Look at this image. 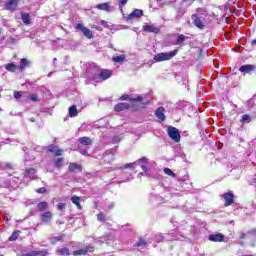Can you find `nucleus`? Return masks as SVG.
Here are the masks:
<instances>
[{
  "label": "nucleus",
  "mask_w": 256,
  "mask_h": 256,
  "mask_svg": "<svg viewBox=\"0 0 256 256\" xmlns=\"http://www.w3.org/2000/svg\"><path fill=\"white\" fill-rule=\"evenodd\" d=\"M177 53H178L177 50H173L168 53L161 52V53L156 54L153 59H154L155 63H161L163 61H171V59H173V57H175V55H177Z\"/></svg>",
  "instance_id": "f257e3e1"
},
{
  "label": "nucleus",
  "mask_w": 256,
  "mask_h": 256,
  "mask_svg": "<svg viewBox=\"0 0 256 256\" xmlns=\"http://www.w3.org/2000/svg\"><path fill=\"white\" fill-rule=\"evenodd\" d=\"M140 163L147 164L149 163V159L146 157H142L133 163H128L122 167L115 168V170L120 169V171H125V169H130V171H135V165H140Z\"/></svg>",
  "instance_id": "f03ea898"
},
{
  "label": "nucleus",
  "mask_w": 256,
  "mask_h": 256,
  "mask_svg": "<svg viewBox=\"0 0 256 256\" xmlns=\"http://www.w3.org/2000/svg\"><path fill=\"white\" fill-rule=\"evenodd\" d=\"M168 136L172 141H175V143H179L181 141V133H179V129L169 126L167 129Z\"/></svg>",
  "instance_id": "7ed1b4c3"
},
{
  "label": "nucleus",
  "mask_w": 256,
  "mask_h": 256,
  "mask_svg": "<svg viewBox=\"0 0 256 256\" xmlns=\"http://www.w3.org/2000/svg\"><path fill=\"white\" fill-rule=\"evenodd\" d=\"M75 28L78 29V31H82L84 37H87V39H93V32L83 24H76Z\"/></svg>",
  "instance_id": "20e7f679"
},
{
  "label": "nucleus",
  "mask_w": 256,
  "mask_h": 256,
  "mask_svg": "<svg viewBox=\"0 0 256 256\" xmlns=\"http://www.w3.org/2000/svg\"><path fill=\"white\" fill-rule=\"evenodd\" d=\"M191 19L195 27H197L198 29H205V23L203 22V20H201V17H199L197 14H193Z\"/></svg>",
  "instance_id": "39448f33"
},
{
  "label": "nucleus",
  "mask_w": 256,
  "mask_h": 256,
  "mask_svg": "<svg viewBox=\"0 0 256 256\" xmlns=\"http://www.w3.org/2000/svg\"><path fill=\"white\" fill-rule=\"evenodd\" d=\"M112 75L111 70H101L100 73L94 76V79H102V81H107Z\"/></svg>",
  "instance_id": "423d86ee"
},
{
  "label": "nucleus",
  "mask_w": 256,
  "mask_h": 256,
  "mask_svg": "<svg viewBox=\"0 0 256 256\" xmlns=\"http://www.w3.org/2000/svg\"><path fill=\"white\" fill-rule=\"evenodd\" d=\"M233 197H234L233 192H227L223 194V199L225 201L224 207H229L230 205H233L234 203Z\"/></svg>",
  "instance_id": "0eeeda50"
},
{
  "label": "nucleus",
  "mask_w": 256,
  "mask_h": 256,
  "mask_svg": "<svg viewBox=\"0 0 256 256\" xmlns=\"http://www.w3.org/2000/svg\"><path fill=\"white\" fill-rule=\"evenodd\" d=\"M93 251H95L93 247H86V248L74 251L73 255L74 256L87 255V253H93Z\"/></svg>",
  "instance_id": "6e6552de"
},
{
  "label": "nucleus",
  "mask_w": 256,
  "mask_h": 256,
  "mask_svg": "<svg viewBox=\"0 0 256 256\" xmlns=\"http://www.w3.org/2000/svg\"><path fill=\"white\" fill-rule=\"evenodd\" d=\"M17 5H19V0H8L6 3L7 11H15L17 9Z\"/></svg>",
  "instance_id": "1a4fd4ad"
},
{
  "label": "nucleus",
  "mask_w": 256,
  "mask_h": 256,
  "mask_svg": "<svg viewBox=\"0 0 256 256\" xmlns=\"http://www.w3.org/2000/svg\"><path fill=\"white\" fill-rule=\"evenodd\" d=\"M239 71L241 73H244V75H246V73H251V71H255V66L251 64L242 65L239 68Z\"/></svg>",
  "instance_id": "9d476101"
},
{
  "label": "nucleus",
  "mask_w": 256,
  "mask_h": 256,
  "mask_svg": "<svg viewBox=\"0 0 256 256\" xmlns=\"http://www.w3.org/2000/svg\"><path fill=\"white\" fill-rule=\"evenodd\" d=\"M42 223H50L53 219V213L50 211L44 212L41 214Z\"/></svg>",
  "instance_id": "9b49d317"
},
{
  "label": "nucleus",
  "mask_w": 256,
  "mask_h": 256,
  "mask_svg": "<svg viewBox=\"0 0 256 256\" xmlns=\"http://www.w3.org/2000/svg\"><path fill=\"white\" fill-rule=\"evenodd\" d=\"M209 241H213L214 243H221L223 241L224 236L223 234H211L208 237Z\"/></svg>",
  "instance_id": "f8f14e48"
},
{
  "label": "nucleus",
  "mask_w": 256,
  "mask_h": 256,
  "mask_svg": "<svg viewBox=\"0 0 256 256\" xmlns=\"http://www.w3.org/2000/svg\"><path fill=\"white\" fill-rule=\"evenodd\" d=\"M129 107H131V106L127 103H119V104L115 105L114 111H117V113H119L121 111H127V109H129Z\"/></svg>",
  "instance_id": "ddd939ff"
},
{
  "label": "nucleus",
  "mask_w": 256,
  "mask_h": 256,
  "mask_svg": "<svg viewBox=\"0 0 256 256\" xmlns=\"http://www.w3.org/2000/svg\"><path fill=\"white\" fill-rule=\"evenodd\" d=\"M143 17V10L135 9L131 14L128 15V19H139Z\"/></svg>",
  "instance_id": "4468645a"
},
{
  "label": "nucleus",
  "mask_w": 256,
  "mask_h": 256,
  "mask_svg": "<svg viewBox=\"0 0 256 256\" xmlns=\"http://www.w3.org/2000/svg\"><path fill=\"white\" fill-rule=\"evenodd\" d=\"M143 29L146 31V33H159V28L153 25H145L143 26Z\"/></svg>",
  "instance_id": "2eb2a0df"
},
{
  "label": "nucleus",
  "mask_w": 256,
  "mask_h": 256,
  "mask_svg": "<svg viewBox=\"0 0 256 256\" xmlns=\"http://www.w3.org/2000/svg\"><path fill=\"white\" fill-rule=\"evenodd\" d=\"M156 117L160 119V121H163L165 119V108L159 107L156 110Z\"/></svg>",
  "instance_id": "dca6fc26"
},
{
  "label": "nucleus",
  "mask_w": 256,
  "mask_h": 256,
  "mask_svg": "<svg viewBox=\"0 0 256 256\" xmlns=\"http://www.w3.org/2000/svg\"><path fill=\"white\" fill-rule=\"evenodd\" d=\"M68 169H69L70 173H77V171H81V165H79L77 163H70Z\"/></svg>",
  "instance_id": "f3484780"
},
{
  "label": "nucleus",
  "mask_w": 256,
  "mask_h": 256,
  "mask_svg": "<svg viewBox=\"0 0 256 256\" xmlns=\"http://www.w3.org/2000/svg\"><path fill=\"white\" fill-rule=\"evenodd\" d=\"M96 9L109 12L111 11V6H109V3H101L96 6Z\"/></svg>",
  "instance_id": "a211bd4d"
},
{
  "label": "nucleus",
  "mask_w": 256,
  "mask_h": 256,
  "mask_svg": "<svg viewBox=\"0 0 256 256\" xmlns=\"http://www.w3.org/2000/svg\"><path fill=\"white\" fill-rule=\"evenodd\" d=\"M21 19L25 25L31 24V16L29 13H21Z\"/></svg>",
  "instance_id": "6ab92c4d"
},
{
  "label": "nucleus",
  "mask_w": 256,
  "mask_h": 256,
  "mask_svg": "<svg viewBox=\"0 0 256 256\" xmlns=\"http://www.w3.org/2000/svg\"><path fill=\"white\" fill-rule=\"evenodd\" d=\"M25 67H29V60L22 58L20 60V65H19L18 69L20 71H25Z\"/></svg>",
  "instance_id": "aec40b11"
},
{
  "label": "nucleus",
  "mask_w": 256,
  "mask_h": 256,
  "mask_svg": "<svg viewBox=\"0 0 256 256\" xmlns=\"http://www.w3.org/2000/svg\"><path fill=\"white\" fill-rule=\"evenodd\" d=\"M69 115H70V117H77V115H79V112L77 111V106L76 105H72L69 108Z\"/></svg>",
  "instance_id": "412c9836"
},
{
  "label": "nucleus",
  "mask_w": 256,
  "mask_h": 256,
  "mask_svg": "<svg viewBox=\"0 0 256 256\" xmlns=\"http://www.w3.org/2000/svg\"><path fill=\"white\" fill-rule=\"evenodd\" d=\"M79 142L82 145H91V143H93V141L89 137H82V138L79 139Z\"/></svg>",
  "instance_id": "4be33fe9"
},
{
  "label": "nucleus",
  "mask_w": 256,
  "mask_h": 256,
  "mask_svg": "<svg viewBox=\"0 0 256 256\" xmlns=\"http://www.w3.org/2000/svg\"><path fill=\"white\" fill-rule=\"evenodd\" d=\"M71 201H72V203H73L74 205H76V207H77L78 209H81V203L79 202V201H80L79 196H73V197H71Z\"/></svg>",
  "instance_id": "5701e85b"
},
{
  "label": "nucleus",
  "mask_w": 256,
  "mask_h": 256,
  "mask_svg": "<svg viewBox=\"0 0 256 256\" xmlns=\"http://www.w3.org/2000/svg\"><path fill=\"white\" fill-rule=\"evenodd\" d=\"M37 207H38V211L43 212L47 209V207H49V204L47 202H40L38 203Z\"/></svg>",
  "instance_id": "b1692460"
},
{
  "label": "nucleus",
  "mask_w": 256,
  "mask_h": 256,
  "mask_svg": "<svg viewBox=\"0 0 256 256\" xmlns=\"http://www.w3.org/2000/svg\"><path fill=\"white\" fill-rule=\"evenodd\" d=\"M7 71H11L12 73H15L17 71V65L13 63H9L6 65Z\"/></svg>",
  "instance_id": "393cba45"
},
{
  "label": "nucleus",
  "mask_w": 256,
  "mask_h": 256,
  "mask_svg": "<svg viewBox=\"0 0 256 256\" xmlns=\"http://www.w3.org/2000/svg\"><path fill=\"white\" fill-rule=\"evenodd\" d=\"M57 253H59L60 255H63V256H69L70 255L69 248H67V247L58 249Z\"/></svg>",
  "instance_id": "a878e982"
},
{
  "label": "nucleus",
  "mask_w": 256,
  "mask_h": 256,
  "mask_svg": "<svg viewBox=\"0 0 256 256\" xmlns=\"http://www.w3.org/2000/svg\"><path fill=\"white\" fill-rule=\"evenodd\" d=\"M113 61L115 63H123L125 61V55L115 56L113 57Z\"/></svg>",
  "instance_id": "bb28decb"
},
{
  "label": "nucleus",
  "mask_w": 256,
  "mask_h": 256,
  "mask_svg": "<svg viewBox=\"0 0 256 256\" xmlns=\"http://www.w3.org/2000/svg\"><path fill=\"white\" fill-rule=\"evenodd\" d=\"M54 165L57 169H60V167H63V158H58L54 160Z\"/></svg>",
  "instance_id": "cd10ccee"
},
{
  "label": "nucleus",
  "mask_w": 256,
  "mask_h": 256,
  "mask_svg": "<svg viewBox=\"0 0 256 256\" xmlns=\"http://www.w3.org/2000/svg\"><path fill=\"white\" fill-rule=\"evenodd\" d=\"M251 121V116L249 114H244L241 119V123H249Z\"/></svg>",
  "instance_id": "c85d7f7f"
},
{
  "label": "nucleus",
  "mask_w": 256,
  "mask_h": 256,
  "mask_svg": "<svg viewBox=\"0 0 256 256\" xmlns=\"http://www.w3.org/2000/svg\"><path fill=\"white\" fill-rule=\"evenodd\" d=\"M17 239H19V232H13L8 241H17Z\"/></svg>",
  "instance_id": "c756f323"
},
{
  "label": "nucleus",
  "mask_w": 256,
  "mask_h": 256,
  "mask_svg": "<svg viewBox=\"0 0 256 256\" xmlns=\"http://www.w3.org/2000/svg\"><path fill=\"white\" fill-rule=\"evenodd\" d=\"M47 255V252L45 251H40V252H31L29 254V256H46Z\"/></svg>",
  "instance_id": "7c9ffc66"
},
{
  "label": "nucleus",
  "mask_w": 256,
  "mask_h": 256,
  "mask_svg": "<svg viewBox=\"0 0 256 256\" xmlns=\"http://www.w3.org/2000/svg\"><path fill=\"white\" fill-rule=\"evenodd\" d=\"M29 99L33 101V103H39V96L37 94H30Z\"/></svg>",
  "instance_id": "2f4dec72"
},
{
  "label": "nucleus",
  "mask_w": 256,
  "mask_h": 256,
  "mask_svg": "<svg viewBox=\"0 0 256 256\" xmlns=\"http://www.w3.org/2000/svg\"><path fill=\"white\" fill-rule=\"evenodd\" d=\"M183 41H185V35L178 36L176 39V45H181V43H183Z\"/></svg>",
  "instance_id": "473e14b6"
},
{
  "label": "nucleus",
  "mask_w": 256,
  "mask_h": 256,
  "mask_svg": "<svg viewBox=\"0 0 256 256\" xmlns=\"http://www.w3.org/2000/svg\"><path fill=\"white\" fill-rule=\"evenodd\" d=\"M164 173H165L166 175H170V177H175V173H173V170H172V169L165 168V169H164Z\"/></svg>",
  "instance_id": "72a5a7b5"
},
{
  "label": "nucleus",
  "mask_w": 256,
  "mask_h": 256,
  "mask_svg": "<svg viewBox=\"0 0 256 256\" xmlns=\"http://www.w3.org/2000/svg\"><path fill=\"white\" fill-rule=\"evenodd\" d=\"M97 219H98V221H100L101 223H104V221H106L105 214L99 213V214L97 215Z\"/></svg>",
  "instance_id": "f704fd0d"
},
{
  "label": "nucleus",
  "mask_w": 256,
  "mask_h": 256,
  "mask_svg": "<svg viewBox=\"0 0 256 256\" xmlns=\"http://www.w3.org/2000/svg\"><path fill=\"white\" fill-rule=\"evenodd\" d=\"M56 149H59V147H57V146H55V145H53V144H51V145L48 146V151H49L50 153H55Z\"/></svg>",
  "instance_id": "c9c22d12"
},
{
  "label": "nucleus",
  "mask_w": 256,
  "mask_h": 256,
  "mask_svg": "<svg viewBox=\"0 0 256 256\" xmlns=\"http://www.w3.org/2000/svg\"><path fill=\"white\" fill-rule=\"evenodd\" d=\"M26 173L27 175H35V173H37V170H35V168H28L26 169Z\"/></svg>",
  "instance_id": "e433bc0d"
},
{
  "label": "nucleus",
  "mask_w": 256,
  "mask_h": 256,
  "mask_svg": "<svg viewBox=\"0 0 256 256\" xmlns=\"http://www.w3.org/2000/svg\"><path fill=\"white\" fill-rule=\"evenodd\" d=\"M21 97H23V94L21 91H15L14 92V98L15 99H21Z\"/></svg>",
  "instance_id": "4c0bfd02"
},
{
  "label": "nucleus",
  "mask_w": 256,
  "mask_h": 256,
  "mask_svg": "<svg viewBox=\"0 0 256 256\" xmlns=\"http://www.w3.org/2000/svg\"><path fill=\"white\" fill-rule=\"evenodd\" d=\"M55 157H61V155H63V149H56V151L54 152Z\"/></svg>",
  "instance_id": "58836bf2"
},
{
  "label": "nucleus",
  "mask_w": 256,
  "mask_h": 256,
  "mask_svg": "<svg viewBox=\"0 0 256 256\" xmlns=\"http://www.w3.org/2000/svg\"><path fill=\"white\" fill-rule=\"evenodd\" d=\"M145 245H147V242L144 239H140L137 243L138 247H145Z\"/></svg>",
  "instance_id": "ea45409f"
},
{
  "label": "nucleus",
  "mask_w": 256,
  "mask_h": 256,
  "mask_svg": "<svg viewBox=\"0 0 256 256\" xmlns=\"http://www.w3.org/2000/svg\"><path fill=\"white\" fill-rule=\"evenodd\" d=\"M130 101H143V98L141 96H138L136 98H129Z\"/></svg>",
  "instance_id": "a19ab883"
},
{
  "label": "nucleus",
  "mask_w": 256,
  "mask_h": 256,
  "mask_svg": "<svg viewBox=\"0 0 256 256\" xmlns=\"http://www.w3.org/2000/svg\"><path fill=\"white\" fill-rule=\"evenodd\" d=\"M129 0H120V7H125V5H127V2Z\"/></svg>",
  "instance_id": "79ce46f5"
},
{
  "label": "nucleus",
  "mask_w": 256,
  "mask_h": 256,
  "mask_svg": "<svg viewBox=\"0 0 256 256\" xmlns=\"http://www.w3.org/2000/svg\"><path fill=\"white\" fill-rule=\"evenodd\" d=\"M58 209L59 211H63V209H65V203L58 204Z\"/></svg>",
  "instance_id": "37998d69"
},
{
  "label": "nucleus",
  "mask_w": 256,
  "mask_h": 256,
  "mask_svg": "<svg viewBox=\"0 0 256 256\" xmlns=\"http://www.w3.org/2000/svg\"><path fill=\"white\" fill-rule=\"evenodd\" d=\"M81 155H85L86 157H89V152L87 150H80Z\"/></svg>",
  "instance_id": "c03bdc74"
},
{
  "label": "nucleus",
  "mask_w": 256,
  "mask_h": 256,
  "mask_svg": "<svg viewBox=\"0 0 256 256\" xmlns=\"http://www.w3.org/2000/svg\"><path fill=\"white\" fill-rule=\"evenodd\" d=\"M120 99L121 101H127V99H129V95H122Z\"/></svg>",
  "instance_id": "a18cd8bd"
},
{
  "label": "nucleus",
  "mask_w": 256,
  "mask_h": 256,
  "mask_svg": "<svg viewBox=\"0 0 256 256\" xmlns=\"http://www.w3.org/2000/svg\"><path fill=\"white\" fill-rule=\"evenodd\" d=\"M141 169H142V171H144L145 173H147V171H149V168H147V166H145V165H141Z\"/></svg>",
  "instance_id": "49530a36"
},
{
  "label": "nucleus",
  "mask_w": 256,
  "mask_h": 256,
  "mask_svg": "<svg viewBox=\"0 0 256 256\" xmlns=\"http://www.w3.org/2000/svg\"><path fill=\"white\" fill-rule=\"evenodd\" d=\"M62 238H63V236L54 237V238H53V241H54V243H55V242H57V241H61Z\"/></svg>",
  "instance_id": "de8ad7c7"
},
{
  "label": "nucleus",
  "mask_w": 256,
  "mask_h": 256,
  "mask_svg": "<svg viewBox=\"0 0 256 256\" xmlns=\"http://www.w3.org/2000/svg\"><path fill=\"white\" fill-rule=\"evenodd\" d=\"M45 191H46L45 188H40V189L37 190V193L43 194V193H45Z\"/></svg>",
  "instance_id": "09e8293b"
},
{
  "label": "nucleus",
  "mask_w": 256,
  "mask_h": 256,
  "mask_svg": "<svg viewBox=\"0 0 256 256\" xmlns=\"http://www.w3.org/2000/svg\"><path fill=\"white\" fill-rule=\"evenodd\" d=\"M162 239H163V236H161V235L156 236V241H161Z\"/></svg>",
  "instance_id": "8fccbe9b"
},
{
  "label": "nucleus",
  "mask_w": 256,
  "mask_h": 256,
  "mask_svg": "<svg viewBox=\"0 0 256 256\" xmlns=\"http://www.w3.org/2000/svg\"><path fill=\"white\" fill-rule=\"evenodd\" d=\"M101 25H103V27H107V21L102 20V21H101Z\"/></svg>",
  "instance_id": "3c124183"
},
{
  "label": "nucleus",
  "mask_w": 256,
  "mask_h": 256,
  "mask_svg": "<svg viewBox=\"0 0 256 256\" xmlns=\"http://www.w3.org/2000/svg\"><path fill=\"white\" fill-rule=\"evenodd\" d=\"M245 233H242L241 235H240V239H245Z\"/></svg>",
  "instance_id": "603ef678"
},
{
  "label": "nucleus",
  "mask_w": 256,
  "mask_h": 256,
  "mask_svg": "<svg viewBox=\"0 0 256 256\" xmlns=\"http://www.w3.org/2000/svg\"><path fill=\"white\" fill-rule=\"evenodd\" d=\"M27 157H29V154H25V156H24V161H27Z\"/></svg>",
  "instance_id": "864d4df0"
},
{
  "label": "nucleus",
  "mask_w": 256,
  "mask_h": 256,
  "mask_svg": "<svg viewBox=\"0 0 256 256\" xmlns=\"http://www.w3.org/2000/svg\"><path fill=\"white\" fill-rule=\"evenodd\" d=\"M250 233H251L252 235H256V230H251Z\"/></svg>",
  "instance_id": "5fc2aeb1"
},
{
  "label": "nucleus",
  "mask_w": 256,
  "mask_h": 256,
  "mask_svg": "<svg viewBox=\"0 0 256 256\" xmlns=\"http://www.w3.org/2000/svg\"><path fill=\"white\" fill-rule=\"evenodd\" d=\"M198 13H203V9L199 8Z\"/></svg>",
  "instance_id": "6e6d98bb"
},
{
  "label": "nucleus",
  "mask_w": 256,
  "mask_h": 256,
  "mask_svg": "<svg viewBox=\"0 0 256 256\" xmlns=\"http://www.w3.org/2000/svg\"><path fill=\"white\" fill-rule=\"evenodd\" d=\"M36 151H41V148L38 147V148H34Z\"/></svg>",
  "instance_id": "4d7b16f0"
},
{
  "label": "nucleus",
  "mask_w": 256,
  "mask_h": 256,
  "mask_svg": "<svg viewBox=\"0 0 256 256\" xmlns=\"http://www.w3.org/2000/svg\"><path fill=\"white\" fill-rule=\"evenodd\" d=\"M57 62V58H54V63Z\"/></svg>",
  "instance_id": "13d9d810"
},
{
  "label": "nucleus",
  "mask_w": 256,
  "mask_h": 256,
  "mask_svg": "<svg viewBox=\"0 0 256 256\" xmlns=\"http://www.w3.org/2000/svg\"><path fill=\"white\" fill-rule=\"evenodd\" d=\"M5 219V221H9V218H4Z\"/></svg>",
  "instance_id": "bf43d9fd"
},
{
  "label": "nucleus",
  "mask_w": 256,
  "mask_h": 256,
  "mask_svg": "<svg viewBox=\"0 0 256 256\" xmlns=\"http://www.w3.org/2000/svg\"><path fill=\"white\" fill-rule=\"evenodd\" d=\"M145 103L147 104V103H149V101H146Z\"/></svg>",
  "instance_id": "052dcab7"
},
{
  "label": "nucleus",
  "mask_w": 256,
  "mask_h": 256,
  "mask_svg": "<svg viewBox=\"0 0 256 256\" xmlns=\"http://www.w3.org/2000/svg\"><path fill=\"white\" fill-rule=\"evenodd\" d=\"M23 151H25V148H22Z\"/></svg>",
  "instance_id": "680f3d73"
}]
</instances>
